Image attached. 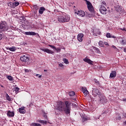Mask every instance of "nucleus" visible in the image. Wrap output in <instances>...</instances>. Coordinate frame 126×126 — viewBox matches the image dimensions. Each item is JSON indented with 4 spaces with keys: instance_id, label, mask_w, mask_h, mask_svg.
<instances>
[{
    "instance_id": "1",
    "label": "nucleus",
    "mask_w": 126,
    "mask_h": 126,
    "mask_svg": "<svg viewBox=\"0 0 126 126\" xmlns=\"http://www.w3.org/2000/svg\"><path fill=\"white\" fill-rule=\"evenodd\" d=\"M71 103L68 101L65 102L59 101L57 103V110L60 112H64L66 115L70 114Z\"/></svg>"
},
{
    "instance_id": "2",
    "label": "nucleus",
    "mask_w": 126,
    "mask_h": 126,
    "mask_svg": "<svg viewBox=\"0 0 126 126\" xmlns=\"http://www.w3.org/2000/svg\"><path fill=\"white\" fill-rule=\"evenodd\" d=\"M70 17L68 15H63L62 16H59L58 18V20L60 23H64L65 22H68Z\"/></svg>"
},
{
    "instance_id": "3",
    "label": "nucleus",
    "mask_w": 126,
    "mask_h": 126,
    "mask_svg": "<svg viewBox=\"0 0 126 126\" xmlns=\"http://www.w3.org/2000/svg\"><path fill=\"white\" fill-rule=\"evenodd\" d=\"M106 6L107 4L105 1H101L99 8V11L101 14H106L107 13V8H106Z\"/></svg>"
},
{
    "instance_id": "4",
    "label": "nucleus",
    "mask_w": 126,
    "mask_h": 126,
    "mask_svg": "<svg viewBox=\"0 0 126 126\" xmlns=\"http://www.w3.org/2000/svg\"><path fill=\"white\" fill-rule=\"evenodd\" d=\"M0 30L1 31H7L8 30V26L5 21L0 22Z\"/></svg>"
},
{
    "instance_id": "5",
    "label": "nucleus",
    "mask_w": 126,
    "mask_h": 126,
    "mask_svg": "<svg viewBox=\"0 0 126 126\" xmlns=\"http://www.w3.org/2000/svg\"><path fill=\"white\" fill-rule=\"evenodd\" d=\"M88 6V8L91 12H94V8H93V5H92V4H91V2L90 1L87 0H85Z\"/></svg>"
},
{
    "instance_id": "6",
    "label": "nucleus",
    "mask_w": 126,
    "mask_h": 126,
    "mask_svg": "<svg viewBox=\"0 0 126 126\" xmlns=\"http://www.w3.org/2000/svg\"><path fill=\"white\" fill-rule=\"evenodd\" d=\"M92 95L94 97H96L97 95H100V91L97 88H93Z\"/></svg>"
},
{
    "instance_id": "7",
    "label": "nucleus",
    "mask_w": 126,
    "mask_h": 126,
    "mask_svg": "<svg viewBox=\"0 0 126 126\" xmlns=\"http://www.w3.org/2000/svg\"><path fill=\"white\" fill-rule=\"evenodd\" d=\"M23 34H24L25 35H27L28 36H35L36 34L37 35H39V34L35 33L34 32H22Z\"/></svg>"
},
{
    "instance_id": "8",
    "label": "nucleus",
    "mask_w": 126,
    "mask_h": 126,
    "mask_svg": "<svg viewBox=\"0 0 126 126\" xmlns=\"http://www.w3.org/2000/svg\"><path fill=\"white\" fill-rule=\"evenodd\" d=\"M20 61L23 62V63H26L29 61V58H28V56L25 55H23L22 57H20Z\"/></svg>"
},
{
    "instance_id": "9",
    "label": "nucleus",
    "mask_w": 126,
    "mask_h": 126,
    "mask_svg": "<svg viewBox=\"0 0 126 126\" xmlns=\"http://www.w3.org/2000/svg\"><path fill=\"white\" fill-rule=\"evenodd\" d=\"M75 13L79 15V16H81V17L85 16V12L82 10H78V11L75 12Z\"/></svg>"
},
{
    "instance_id": "10",
    "label": "nucleus",
    "mask_w": 126,
    "mask_h": 126,
    "mask_svg": "<svg viewBox=\"0 0 126 126\" xmlns=\"http://www.w3.org/2000/svg\"><path fill=\"white\" fill-rule=\"evenodd\" d=\"M83 37H84V34L83 33H79L77 35V40L79 42H82L83 40Z\"/></svg>"
},
{
    "instance_id": "11",
    "label": "nucleus",
    "mask_w": 126,
    "mask_h": 126,
    "mask_svg": "<svg viewBox=\"0 0 126 126\" xmlns=\"http://www.w3.org/2000/svg\"><path fill=\"white\" fill-rule=\"evenodd\" d=\"M41 51H43V52H44L45 53H47V54H51V55H53L54 54V52L51 50H49L48 48L46 49H41Z\"/></svg>"
},
{
    "instance_id": "12",
    "label": "nucleus",
    "mask_w": 126,
    "mask_h": 126,
    "mask_svg": "<svg viewBox=\"0 0 126 126\" xmlns=\"http://www.w3.org/2000/svg\"><path fill=\"white\" fill-rule=\"evenodd\" d=\"M48 46L52 49H55V51H57V53H60V52L61 51V48H56V46L51 45H49Z\"/></svg>"
},
{
    "instance_id": "13",
    "label": "nucleus",
    "mask_w": 126,
    "mask_h": 126,
    "mask_svg": "<svg viewBox=\"0 0 126 126\" xmlns=\"http://www.w3.org/2000/svg\"><path fill=\"white\" fill-rule=\"evenodd\" d=\"M82 91L85 96H87L89 94V92H88L86 88H82Z\"/></svg>"
},
{
    "instance_id": "14",
    "label": "nucleus",
    "mask_w": 126,
    "mask_h": 126,
    "mask_svg": "<svg viewBox=\"0 0 126 126\" xmlns=\"http://www.w3.org/2000/svg\"><path fill=\"white\" fill-rule=\"evenodd\" d=\"M83 61L84 62H85V63H89V64H93V61L89 59L85 58L83 59Z\"/></svg>"
},
{
    "instance_id": "15",
    "label": "nucleus",
    "mask_w": 126,
    "mask_h": 126,
    "mask_svg": "<svg viewBox=\"0 0 126 126\" xmlns=\"http://www.w3.org/2000/svg\"><path fill=\"white\" fill-rule=\"evenodd\" d=\"M6 50H9L11 51V52H15L16 51L17 48L15 46H13L12 47H6Z\"/></svg>"
},
{
    "instance_id": "16",
    "label": "nucleus",
    "mask_w": 126,
    "mask_h": 126,
    "mask_svg": "<svg viewBox=\"0 0 126 126\" xmlns=\"http://www.w3.org/2000/svg\"><path fill=\"white\" fill-rule=\"evenodd\" d=\"M25 107H22L19 109V112L20 113V114H25L26 111H25Z\"/></svg>"
},
{
    "instance_id": "17",
    "label": "nucleus",
    "mask_w": 126,
    "mask_h": 126,
    "mask_svg": "<svg viewBox=\"0 0 126 126\" xmlns=\"http://www.w3.org/2000/svg\"><path fill=\"white\" fill-rule=\"evenodd\" d=\"M116 76L117 72H116V71H112L110 73V77H111V78H113L114 77H116Z\"/></svg>"
},
{
    "instance_id": "18",
    "label": "nucleus",
    "mask_w": 126,
    "mask_h": 126,
    "mask_svg": "<svg viewBox=\"0 0 126 126\" xmlns=\"http://www.w3.org/2000/svg\"><path fill=\"white\" fill-rule=\"evenodd\" d=\"M46 10V8L44 7H41L39 10V14H43L44 13V11Z\"/></svg>"
},
{
    "instance_id": "19",
    "label": "nucleus",
    "mask_w": 126,
    "mask_h": 126,
    "mask_svg": "<svg viewBox=\"0 0 126 126\" xmlns=\"http://www.w3.org/2000/svg\"><path fill=\"white\" fill-rule=\"evenodd\" d=\"M7 116H8V117H14V112H11L10 110L8 111Z\"/></svg>"
},
{
    "instance_id": "20",
    "label": "nucleus",
    "mask_w": 126,
    "mask_h": 126,
    "mask_svg": "<svg viewBox=\"0 0 126 126\" xmlns=\"http://www.w3.org/2000/svg\"><path fill=\"white\" fill-rule=\"evenodd\" d=\"M93 49H94V50L95 51L96 53H97V54H98L99 55H101V54H102L101 53V51H100V49H99V48L96 47H93Z\"/></svg>"
},
{
    "instance_id": "21",
    "label": "nucleus",
    "mask_w": 126,
    "mask_h": 126,
    "mask_svg": "<svg viewBox=\"0 0 126 126\" xmlns=\"http://www.w3.org/2000/svg\"><path fill=\"white\" fill-rule=\"evenodd\" d=\"M99 98L100 102H102V103H104V102H107V99H106V97L105 96H102V97L99 96Z\"/></svg>"
},
{
    "instance_id": "22",
    "label": "nucleus",
    "mask_w": 126,
    "mask_h": 126,
    "mask_svg": "<svg viewBox=\"0 0 126 126\" xmlns=\"http://www.w3.org/2000/svg\"><path fill=\"white\" fill-rule=\"evenodd\" d=\"M8 6L10 7V8H14V5L12 2L8 3Z\"/></svg>"
},
{
    "instance_id": "23",
    "label": "nucleus",
    "mask_w": 126,
    "mask_h": 126,
    "mask_svg": "<svg viewBox=\"0 0 126 126\" xmlns=\"http://www.w3.org/2000/svg\"><path fill=\"white\" fill-rule=\"evenodd\" d=\"M6 78L8 79L10 81H13V77L11 76V75H7Z\"/></svg>"
},
{
    "instance_id": "24",
    "label": "nucleus",
    "mask_w": 126,
    "mask_h": 126,
    "mask_svg": "<svg viewBox=\"0 0 126 126\" xmlns=\"http://www.w3.org/2000/svg\"><path fill=\"white\" fill-rule=\"evenodd\" d=\"M31 126H41V125L39 123H32L31 124Z\"/></svg>"
},
{
    "instance_id": "25",
    "label": "nucleus",
    "mask_w": 126,
    "mask_h": 126,
    "mask_svg": "<svg viewBox=\"0 0 126 126\" xmlns=\"http://www.w3.org/2000/svg\"><path fill=\"white\" fill-rule=\"evenodd\" d=\"M68 95L70 96V97H72V96H74V95H75V93L73 91L70 92L68 93Z\"/></svg>"
},
{
    "instance_id": "26",
    "label": "nucleus",
    "mask_w": 126,
    "mask_h": 126,
    "mask_svg": "<svg viewBox=\"0 0 126 126\" xmlns=\"http://www.w3.org/2000/svg\"><path fill=\"white\" fill-rule=\"evenodd\" d=\"M6 100H7V101H9V102H10V101H11V99H10V96H9V95L7 94H6Z\"/></svg>"
},
{
    "instance_id": "27",
    "label": "nucleus",
    "mask_w": 126,
    "mask_h": 126,
    "mask_svg": "<svg viewBox=\"0 0 126 126\" xmlns=\"http://www.w3.org/2000/svg\"><path fill=\"white\" fill-rule=\"evenodd\" d=\"M13 4H14V7H16V6H18V5H19V3L18 1H16L14 2H13Z\"/></svg>"
},
{
    "instance_id": "28",
    "label": "nucleus",
    "mask_w": 126,
    "mask_h": 126,
    "mask_svg": "<svg viewBox=\"0 0 126 126\" xmlns=\"http://www.w3.org/2000/svg\"><path fill=\"white\" fill-rule=\"evenodd\" d=\"M98 45L100 47H104V42L102 41H99Z\"/></svg>"
},
{
    "instance_id": "29",
    "label": "nucleus",
    "mask_w": 126,
    "mask_h": 126,
    "mask_svg": "<svg viewBox=\"0 0 126 126\" xmlns=\"http://www.w3.org/2000/svg\"><path fill=\"white\" fill-rule=\"evenodd\" d=\"M63 62H64V63H65L66 64H68V60L66 59H63Z\"/></svg>"
},
{
    "instance_id": "30",
    "label": "nucleus",
    "mask_w": 126,
    "mask_h": 126,
    "mask_svg": "<svg viewBox=\"0 0 126 126\" xmlns=\"http://www.w3.org/2000/svg\"><path fill=\"white\" fill-rule=\"evenodd\" d=\"M38 123L40 124H47V121H43V120H39L38 121Z\"/></svg>"
},
{
    "instance_id": "31",
    "label": "nucleus",
    "mask_w": 126,
    "mask_h": 126,
    "mask_svg": "<svg viewBox=\"0 0 126 126\" xmlns=\"http://www.w3.org/2000/svg\"><path fill=\"white\" fill-rule=\"evenodd\" d=\"M117 11H118V12H122V7L119 6V8H118V9H117Z\"/></svg>"
},
{
    "instance_id": "32",
    "label": "nucleus",
    "mask_w": 126,
    "mask_h": 126,
    "mask_svg": "<svg viewBox=\"0 0 126 126\" xmlns=\"http://www.w3.org/2000/svg\"><path fill=\"white\" fill-rule=\"evenodd\" d=\"M33 7H34V9H35V10H38V9H39V7L38 6H37V5H34L33 6Z\"/></svg>"
},
{
    "instance_id": "33",
    "label": "nucleus",
    "mask_w": 126,
    "mask_h": 126,
    "mask_svg": "<svg viewBox=\"0 0 126 126\" xmlns=\"http://www.w3.org/2000/svg\"><path fill=\"white\" fill-rule=\"evenodd\" d=\"M88 119L86 117H82V121L83 122H86L87 121Z\"/></svg>"
},
{
    "instance_id": "34",
    "label": "nucleus",
    "mask_w": 126,
    "mask_h": 126,
    "mask_svg": "<svg viewBox=\"0 0 126 126\" xmlns=\"http://www.w3.org/2000/svg\"><path fill=\"white\" fill-rule=\"evenodd\" d=\"M2 38H3V35H2V32H0V40H2Z\"/></svg>"
},
{
    "instance_id": "35",
    "label": "nucleus",
    "mask_w": 126,
    "mask_h": 126,
    "mask_svg": "<svg viewBox=\"0 0 126 126\" xmlns=\"http://www.w3.org/2000/svg\"><path fill=\"white\" fill-rule=\"evenodd\" d=\"M111 33H106V37L107 38H111Z\"/></svg>"
},
{
    "instance_id": "36",
    "label": "nucleus",
    "mask_w": 126,
    "mask_h": 126,
    "mask_svg": "<svg viewBox=\"0 0 126 126\" xmlns=\"http://www.w3.org/2000/svg\"><path fill=\"white\" fill-rule=\"evenodd\" d=\"M14 91H15L16 93L19 91V89L17 87L15 88Z\"/></svg>"
},
{
    "instance_id": "37",
    "label": "nucleus",
    "mask_w": 126,
    "mask_h": 126,
    "mask_svg": "<svg viewBox=\"0 0 126 126\" xmlns=\"http://www.w3.org/2000/svg\"><path fill=\"white\" fill-rule=\"evenodd\" d=\"M121 43L122 44V45H125L126 42H125V40H124V39H123V40L121 41Z\"/></svg>"
},
{
    "instance_id": "38",
    "label": "nucleus",
    "mask_w": 126,
    "mask_h": 126,
    "mask_svg": "<svg viewBox=\"0 0 126 126\" xmlns=\"http://www.w3.org/2000/svg\"><path fill=\"white\" fill-rule=\"evenodd\" d=\"M72 106L74 108L77 106V104L76 103H72Z\"/></svg>"
},
{
    "instance_id": "39",
    "label": "nucleus",
    "mask_w": 126,
    "mask_h": 126,
    "mask_svg": "<svg viewBox=\"0 0 126 126\" xmlns=\"http://www.w3.org/2000/svg\"><path fill=\"white\" fill-rule=\"evenodd\" d=\"M59 65L60 66V67H63V64L62 63H59Z\"/></svg>"
},
{
    "instance_id": "40",
    "label": "nucleus",
    "mask_w": 126,
    "mask_h": 126,
    "mask_svg": "<svg viewBox=\"0 0 126 126\" xmlns=\"http://www.w3.org/2000/svg\"><path fill=\"white\" fill-rule=\"evenodd\" d=\"M110 38H114V39H116L117 37L115 36V35H110Z\"/></svg>"
},
{
    "instance_id": "41",
    "label": "nucleus",
    "mask_w": 126,
    "mask_h": 126,
    "mask_svg": "<svg viewBox=\"0 0 126 126\" xmlns=\"http://www.w3.org/2000/svg\"><path fill=\"white\" fill-rule=\"evenodd\" d=\"M104 44L105 46H109V44H108V42H104Z\"/></svg>"
},
{
    "instance_id": "42",
    "label": "nucleus",
    "mask_w": 126,
    "mask_h": 126,
    "mask_svg": "<svg viewBox=\"0 0 126 126\" xmlns=\"http://www.w3.org/2000/svg\"><path fill=\"white\" fill-rule=\"evenodd\" d=\"M25 72H29V70L28 69H25Z\"/></svg>"
},
{
    "instance_id": "43",
    "label": "nucleus",
    "mask_w": 126,
    "mask_h": 126,
    "mask_svg": "<svg viewBox=\"0 0 126 126\" xmlns=\"http://www.w3.org/2000/svg\"><path fill=\"white\" fill-rule=\"evenodd\" d=\"M120 30H122V31H126V28H123V29H122V28H121L120 29Z\"/></svg>"
},
{
    "instance_id": "44",
    "label": "nucleus",
    "mask_w": 126,
    "mask_h": 126,
    "mask_svg": "<svg viewBox=\"0 0 126 126\" xmlns=\"http://www.w3.org/2000/svg\"><path fill=\"white\" fill-rule=\"evenodd\" d=\"M112 48H113V49H117V47L115 45H112Z\"/></svg>"
},
{
    "instance_id": "45",
    "label": "nucleus",
    "mask_w": 126,
    "mask_h": 126,
    "mask_svg": "<svg viewBox=\"0 0 126 126\" xmlns=\"http://www.w3.org/2000/svg\"><path fill=\"white\" fill-rule=\"evenodd\" d=\"M117 120H122V117L121 116H119Z\"/></svg>"
},
{
    "instance_id": "46",
    "label": "nucleus",
    "mask_w": 126,
    "mask_h": 126,
    "mask_svg": "<svg viewBox=\"0 0 126 126\" xmlns=\"http://www.w3.org/2000/svg\"><path fill=\"white\" fill-rule=\"evenodd\" d=\"M95 83H97V84H99V81H97V80H95Z\"/></svg>"
},
{
    "instance_id": "47",
    "label": "nucleus",
    "mask_w": 126,
    "mask_h": 126,
    "mask_svg": "<svg viewBox=\"0 0 126 126\" xmlns=\"http://www.w3.org/2000/svg\"><path fill=\"white\" fill-rule=\"evenodd\" d=\"M97 34H98V35H100V34H101V32H99L98 31V32H97Z\"/></svg>"
},
{
    "instance_id": "48",
    "label": "nucleus",
    "mask_w": 126,
    "mask_h": 126,
    "mask_svg": "<svg viewBox=\"0 0 126 126\" xmlns=\"http://www.w3.org/2000/svg\"><path fill=\"white\" fill-rule=\"evenodd\" d=\"M124 52H125V53H126V48H124Z\"/></svg>"
},
{
    "instance_id": "49",
    "label": "nucleus",
    "mask_w": 126,
    "mask_h": 126,
    "mask_svg": "<svg viewBox=\"0 0 126 126\" xmlns=\"http://www.w3.org/2000/svg\"><path fill=\"white\" fill-rule=\"evenodd\" d=\"M44 118L46 119V118H47V115H46V114H44Z\"/></svg>"
},
{
    "instance_id": "50",
    "label": "nucleus",
    "mask_w": 126,
    "mask_h": 126,
    "mask_svg": "<svg viewBox=\"0 0 126 126\" xmlns=\"http://www.w3.org/2000/svg\"><path fill=\"white\" fill-rule=\"evenodd\" d=\"M41 77H42V75H39V76H38V78H41Z\"/></svg>"
},
{
    "instance_id": "51",
    "label": "nucleus",
    "mask_w": 126,
    "mask_h": 126,
    "mask_svg": "<svg viewBox=\"0 0 126 126\" xmlns=\"http://www.w3.org/2000/svg\"><path fill=\"white\" fill-rule=\"evenodd\" d=\"M36 13H37V10H36V11H34V14H36Z\"/></svg>"
},
{
    "instance_id": "52",
    "label": "nucleus",
    "mask_w": 126,
    "mask_h": 126,
    "mask_svg": "<svg viewBox=\"0 0 126 126\" xmlns=\"http://www.w3.org/2000/svg\"><path fill=\"white\" fill-rule=\"evenodd\" d=\"M39 76V74H36V76Z\"/></svg>"
},
{
    "instance_id": "53",
    "label": "nucleus",
    "mask_w": 126,
    "mask_h": 126,
    "mask_svg": "<svg viewBox=\"0 0 126 126\" xmlns=\"http://www.w3.org/2000/svg\"><path fill=\"white\" fill-rule=\"evenodd\" d=\"M1 87H2V88H3V86H2V85H1Z\"/></svg>"
},
{
    "instance_id": "54",
    "label": "nucleus",
    "mask_w": 126,
    "mask_h": 126,
    "mask_svg": "<svg viewBox=\"0 0 126 126\" xmlns=\"http://www.w3.org/2000/svg\"><path fill=\"white\" fill-rule=\"evenodd\" d=\"M73 100H74V101H75L76 99H75V98H74Z\"/></svg>"
},
{
    "instance_id": "55",
    "label": "nucleus",
    "mask_w": 126,
    "mask_h": 126,
    "mask_svg": "<svg viewBox=\"0 0 126 126\" xmlns=\"http://www.w3.org/2000/svg\"><path fill=\"white\" fill-rule=\"evenodd\" d=\"M44 71H47V70H44Z\"/></svg>"
}]
</instances>
